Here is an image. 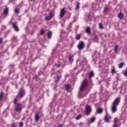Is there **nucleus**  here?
I'll return each instance as SVG.
<instances>
[{"instance_id":"f257e3e1","label":"nucleus","mask_w":127,"mask_h":127,"mask_svg":"<svg viewBox=\"0 0 127 127\" xmlns=\"http://www.w3.org/2000/svg\"><path fill=\"white\" fill-rule=\"evenodd\" d=\"M121 102V98H116L111 105V112L112 113H116L118 111V106H119V104Z\"/></svg>"},{"instance_id":"f03ea898","label":"nucleus","mask_w":127,"mask_h":127,"mask_svg":"<svg viewBox=\"0 0 127 127\" xmlns=\"http://www.w3.org/2000/svg\"><path fill=\"white\" fill-rule=\"evenodd\" d=\"M89 83V81L87 79H84L83 80L82 83H81V85L80 87V91L83 92L84 90H85V88L88 86V84Z\"/></svg>"},{"instance_id":"7ed1b4c3","label":"nucleus","mask_w":127,"mask_h":127,"mask_svg":"<svg viewBox=\"0 0 127 127\" xmlns=\"http://www.w3.org/2000/svg\"><path fill=\"white\" fill-rule=\"evenodd\" d=\"M25 90H24V88L22 87L20 88L18 94L17 96L19 98V99H22V98L25 96Z\"/></svg>"},{"instance_id":"20e7f679","label":"nucleus","mask_w":127,"mask_h":127,"mask_svg":"<svg viewBox=\"0 0 127 127\" xmlns=\"http://www.w3.org/2000/svg\"><path fill=\"white\" fill-rule=\"evenodd\" d=\"M85 111L86 116H90L92 112V108L90 105L87 104L85 106Z\"/></svg>"},{"instance_id":"39448f33","label":"nucleus","mask_w":127,"mask_h":127,"mask_svg":"<svg viewBox=\"0 0 127 127\" xmlns=\"http://www.w3.org/2000/svg\"><path fill=\"white\" fill-rule=\"evenodd\" d=\"M15 111L16 112H18L20 113L22 111V104L21 103H17L16 106L15 108Z\"/></svg>"},{"instance_id":"423d86ee","label":"nucleus","mask_w":127,"mask_h":127,"mask_svg":"<svg viewBox=\"0 0 127 127\" xmlns=\"http://www.w3.org/2000/svg\"><path fill=\"white\" fill-rule=\"evenodd\" d=\"M106 115L104 117V121L106 123H110V120H112V116H111V115H109V114H108V111H106Z\"/></svg>"},{"instance_id":"0eeeda50","label":"nucleus","mask_w":127,"mask_h":127,"mask_svg":"<svg viewBox=\"0 0 127 127\" xmlns=\"http://www.w3.org/2000/svg\"><path fill=\"white\" fill-rule=\"evenodd\" d=\"M78 50H83L85 48V43L83 41H80L77 45Z\"/></svg>"},{"instance_id":"6e6552de","label":"nucleus","mask_w":127,"mask_h":127,"mask_svg":"<svg viewBox=\"0 0 127 127\" xmlns=\"http://www.w3.org/2000/svg\"><path fill=\"white\" fill-rule=\"evenodd\" d=\"M16 23H17L16 22L12 23V27H13L15 31L18 32V31H19V28H18V26H17Z\"/></svg>"},{"instance_id":"1a4fd4ad","label":"nucleus","mask_w":127,"mask_h":127,"mask_svg":"<svg viewBox=\"0 0 127 127\" xmlns=\"http://www.w3.org/2000/svg\"><path fill=\"white\" fill-rule=\"evenodd\" d=\"M65 13H66V11H65V7L62 8L60 13V17L61 18H63L64 15H65Z\"/></svg>"},{"instance_id":"9d476101","label":"nucleus","mask_w":127,"mask_h":127,"mask_svg":"<svg viewBox=\"0 0 127 127\" xmlns=\"http://www.w3.org/2000/svg\"><path fill=\"white\" fill-rule=\"evenodd\" d=\"M40 119V116L38 113H36L35 115V122H38Z\"/></svg>"},{"instance_id":"9b49d317","label":"nucleus","mask_w":127,"mask_h":127,"mask_svg":"<svg viewBox=\"0 0 127 127\" xmlns=\"http://www.w3.org/2000/svg\"><path fill=\"white\" fill-rule=\"evenodd\" d=\"M73 57H74V56H72V55L69 56L68 61H69V62H70V63H72V62L74 61V58H73Z\"/></svg>"},{"instance_id":"f8f14e48","label":"nucleus","mask_w":127,"mask_h":127,"mask_svg":"<svg viewBox=\"0 0 127 127\" xmlns=\"http://www.w3.org/2000/svg\"><path fill=\"white\" fill-rule=\"evenodd\" d=\"M94 76H95V73H94V71H90L88 75L89 78L90 79H91V78H93V77H94Z\"/></svg>"},{"instance_id":"ddd939ff","label":"nucleus","mask_w":127,"mask_h":127,"mask_svg":"<svg viewBox=\"0 0 127 127\" xmlns=\"http://www.w3.org/2000/svg\"><path fill=\"white\" fill-rule=\"evenodd\" d=\"M85 32L87 34H90L91 33V28H90V27L86 28L85 29Z\"/></svg>"},{"instance_id":"4468645a","label":"nucleus","mask_w":127,"mask_h":127,"mask_svg":"<svg viewBox=\"0 0 127 127\" xmlns=\"http://www.w3.org/2000/svg\"><path fill=\"white\" fill-rule=\"evenodd\" d=\"M64 87L66 91H68L70 90V85L69 84H65Z\"/></svg>"},{"instance_id":"2eb2a0df","label":"nucleus","mask_w":127,"mask_h":127,"mask_svg":"<svg viewBox=\"0 0 127 127\" xmlns=\"http://www.w3.org/2000/svg\"><path fill=\"white\" fill-rule=\"evenodd\" d=\"M7 14H8V8H6L4 10L3 15H7Z\"/></svg>"},{"instance_id":"dca6fc26","label":"nucleus","mask_w":127,"mask_h":127,"mask_svg":"<svg viewBox=\"0 0 127 127\" xmlns=\"http://www.w3.org/2000/svg\"><path fill=\"white\" fill-rule=\"evenodd\" d=\"M52 37V32L50 31L48 33V38L49 39H51Z\"/></svg>"},{"instance_id":"f3484780","label":"nucleus","mask_w":127,"mask_h":127,"mask_svg":"<svg viewBox=\"0 0 127 127\" xmlns=\"http://www.w3.org/2000/svg\"><path fill=\"white\" fill-rule=\"evenodd\" d=\"M19 98L17 95L15 97V98L14 99L13 103L14 105H16L17 104V99Z\"/></svg>"},{"instance_id":"a211bd4d","label":"nucleus","mask_w":127,"mask_h":127,"mask_svg":"<svg viewBox=\"0 0 127 127\" xmlns=\"http://www.w3.org/2000/svg\"><path fill=\"white\" fill-rule=\"evenodd\" d=\"M118 17L120 19H123V18H124V14H123V13H120L118 14Z\"/></svg>"},{"instance_id":"6ab92c4d","label":"nucleus","mask_w":127,"mask_h":127,"mask_svg":"<svg viewBox=\"0 0 127 127\" xmlns=\"http://www.w3.org/2000/svg\"><path fill=\"white\" fill-rule=\"evenodd\" d=\"M103 109L102 108H98L97 109V112L98 113V114H102L103 113Z\"/></svg>"},{"instance_id":"aec40b11","label":"nucleus","mask_w":127,"mask_h":127,"mask_svg":"<svg viewBox=\"0 0 127 127\" xmlns=\"http://www.w3.org/2000/svg\"><path fill=\"white\" fill-rule=\"evenodd\" d=\"M81 38V35L80 34H76L75 36V39L76 40H79Z\"/></svg>"},{"instance_id":"412c9836","label":"nucleus","mask_w":127,"mask_h":127,"mask_svg":"<svg viewBox=\"0 0 127 127\" xmlns=\"http://www.w3.org/2000/svg\"><path fill=\"white\" fill-rule=\"evenodd\" d=\"M109 8L108 6L105 7L104 8L103 12H108L109 11Z\"/></svg>"},{"instance_id":"4be33fe9","label":"nucleus","mask_w":127,"mask_h":127,"mask_svg":"<svg viewBox=\"0 0 127 127\" xmlns=\"http://www.w3.org/2000/svg\"><path fill=\"white\" fill-rule=\"evenodd\" d=\"M14 13H16V14H19V9L16 8L14 10Z\"/></svg>"},{"instance_id":"5701e85b","label":"nucleus","mask_w":127,"mask_h":127,"mask_svg":"<svg viewBox=\"0 0 127 127\" xmlns=\"http://www.w3.org/2000/svg\"><path fill=\"white\" fill-rule=\"evenodd\" d=\"M52 18H51L50 16H47L45 17V19L47 20V21H49V20H51Z\"/></svg>"},{"instance_id":"b1692460","label":"nucleus","mask_w":127,"mask_h":127,"mask_svg":"<svg viewBox=\"0 0 127 127\" xmlns=\"http://www.w3.org/2000/svg\"><path fill=\"white\" fill-rule=\"evenodd\" d=\"M124 65H125V63L124 62L120 63L119 64V68H122L123 67H124Z\"/></svg>"},{"instance_id":"393cba45","label":"nucleus","mask_w":127,"mask_h":127,"mask_svg":"<svg viewBox=\"0 0 127 127\" xmlns=\"http://www.w3.org/2000/svg\"><path fill=\"white\" fill-rule=\"evenodd\" d=\"M112 74H115L116 73V68L114 66L112 67V69H111Z\"/></svg>"},{"instance_id":"a878e982","label":"nucleus","mask_w":127,"mask_h":127,"mask_svg":"<svg viewBox=\"0 0 127 127\" xmlns=\"http://www.w3.org/2000/svg\"><path fill=\"white\" fill-rule=\"evenodd\" d=\"M45 33V30H44L43 29H42L40 30V35H43V34H44Z\"/></svg>"},{"instance_id":"bb28decb","label":"nucleus","mask_w":127,"mask_h":127,"mask_svg":"<svg viewBox=\"0 0 127 127\" xmlns=\"http://www.w3.org/2000/svg\"><path fill=\"white\" fill-rule=\"evenodd\" d=\"M81 118H82V115H79L75 117V119L76 120H77V121H78V120H80V119H81Z\"/></svg>"},{"instance_id":"cd10ccee","label":"nucleus","mask_w":127,"mask_h":127,"mask_svg":"<svg viewBox=\"0 0 127 127\" xmlns=\"http://www.w3.org/2000/svg\"><path fill=\"white\" fill-rule=\"evenodd\" d=\"M3 98V93L2 92H1L0 93V101H1Z\"/></svg>"},{"instance_id":"c85d7f7f","label":"nucleus","mask_w":127,"mask_h":127,"mask_svg":"<svg viewBox=\"0 0 127 127\" xmlns=\"http://www.w3.org/2000/svg\"><path fill=\"white\" fill-rule=\"evenodd\" d=\"M119 48V46L117 45H116L115 46V53H118V48Z\"/></svg>"},{"instance_id":"c756f323","label":"nucleus","mask_w":127,"mask_h":127,"mask_svg":"<svg viewBox=\"0 0 127 127\" xmlns=\"http://www.w3.org/2000/svg\"><path fill=\"white\" fill-rule=\"evenodd\" d=\"M95 121H96V118L95 117H92L90 119V122L91 123H94V122H95Z\"/></svg>"},{"instance_id":"7c9ffc66","label":"nucleus","mask_w":127,"mask_h":127,"mask_svg":"<svg viewBox=\"0 0 127 127\" xmlns=\"http://www.w3.org/2000/svg\"><path fill=\"white\" fill-rule=\"evenodd\" d=\"M78 8H80V3L77 2V4L76 5V9H78Z\"/></svg>"},{"instance_id":"2f4dec72","label":"nucleus","mask_w":127,"mask_h":127,"mask_svg":"<svg viewBox=\"0 0 127 127\" xmlns=\"http://www.w3.org/2000/svg\"><path fill=\"white\" fill-rule=\"evenodd\" d=\"M50 17H51V18H52L53 17V16H54V13H53V12H51V13H50Z\"/></svg>"},{"instance_id":"473e14b6","label":"nucleus","mask_w":127,"mask_h":127,"mask_svg":"<svg viewBox=\"0 0 127 127\" xmlns=\"http://www.w3.org/2000/svg\"><path fill=\"white\" fill-rule=\"evenodd\" d=\"M117 123H118V118H115L114 121V124L117 125Z\"/></svg>"},{"instance_id":"72a5a7b5","label":"nucleus","mask_w":127,"mask_h":127,"mask_svg":"<svg viewBox=\"0 0 127 127\" xmlns=\"http://www.w3.org/2000/svg\"><path fill=\"white\" fill-rule=\"evenodd\" d=\"M123 74L125 77H127V70H125L123 71Z\"/></svg>"},{"instance_id":"f704fd0d","label":"nucleus","mask_w":127,"mask_h":127,"mask_svg":"<svg viewBox=\"0 0 127 127\" xmlns=\"http://www.w3.org/2000/svg\"><path fill=\"white\" fill-rule=\"evenodd\" d=\"M99 28H100V29H103L104 28V26H103V25H102L101 23H99Z\"/></svg>"},{"instance_id":"c9c22d12","label":"nucleus","mask_w":127,"mask_h":127,"mask_svg":"<svg viewBox=\"0 0 127 127\" xmlns=\"http://www.w3.org/2000/svg\"><path fill=\"white\" fill-rule=\"evenodd\" d=\"M19 127H23V123L22 122H20L19 123Z\"/></svg>"},{"instance_id":"e433bc0d","label":"nucleus","mask_w":127,"mask_h":127,"mask_svg":"<svg viewBox=\"0 0 127 127\" xmlns=\"http://www.w3.org/2000/svg\"><path fill=\"white\" fill-rule=\"evenodd\" d=\"M60 79H61V76L57 75V79H58V82H59V81H60Z\"/></svg>"},{"instance_id":"4c0bfd02","label":"nucleus","mask_w":127,"mask_h":127,"mask_svg":"<svg viewBox=\"0 0 127 127\" xmlns=\"http://www.w3.org/2000/svg\"><path fill=\"white\" fill-rule=\"evenodd\" d=\"M11 127H16V124H15V123H13V124L11 125Z\"/></svg>"},{"instance_id":"58836bf2","label":"nucleus","mask_w":127,"mask_h":127,"mask_svg":"<svg viewBox=\"0 0 127 127\" xmlns=\"http://www.w3.org/2000/svg\"><path fill=\"white\" fill-rule=\"evenodd\" d=\"M2 43V38H0V44H1Z\"/></svg>"},{"instance_id":"ea45409f","label":"nucleus","mask_w":127,"mask_h":127,"mask_svg":"<svg viewBox=\"0 0 127 127\" xmlns=\"http://www.w3.org/2000/svg\"><path fill=\"white\" fill-rule=\"evenodd\" d=\"M56 65V66H57V67H58V68H60V64H55Z\"/></svg>"},{"instance_id":"a19ab883","label":"nucleus","mask_w":127,"mask_h":127,"mask_svg":"<svg viewBox=\"0 0 127 127\" xmlns=\"http://www.w3.org/2000/svg\"><path fill=\"white\" fill-rule=\"evenodd\" d=\"M58 127H63V125L62 124H59Z\"/></svg>"},{"instance_id":"79ce46f5","label":"nucleus","mask_w":127,"mask_h":127,"mask_svg":"<svg viewBox=\"0 0 127 127\" xmlns=\"http://www.w3.org/2000/svg\"><path fill=\"white\" fill-rule=\"evenodd\" d=\"M113 127H118V125L117 124H114Z\"/></svg>"},{"instance_id":"37998d69","label":"nucleus","mask_w":127,"mask_h":127,"mask_svg":"<svg viewBox=\"0 0 127 127\" xmlns=\"http://www.w3.org/2000/svg\"><path fill=\"white\" fill-rule=\"evenodd\" d=\"M94 39L95 40H96V39H98V37L97 36L94 37Z\"/></svg>"},{"instance_id":"c03bdc74","label":"nucleus","mask_w":127,"mask_h":127,"mask_svg":"<svg viewBox=\"0 0 127 127\" xmlns=\"http://www.w3.org/2000/svg\"><path fill=\"white\" fill-rule=\"evenodd\" d=\"M23 120H24V119L23 118V119H22V121H23Z\"/></svg>"},{"instance_id":"a18cd8bd","label":"nucleus","mask_w":127,"mask_h":127,"mask_svg":"<svg viewBox=\"0 0 127 127\" xmlns=\"http://www.w3.org/2000/svg\"><path fill=\"white\" fill-rule=\"evenodd\" d=\"M31 0L32 1H33V0Z\"/></svg>"}]
</instances>
